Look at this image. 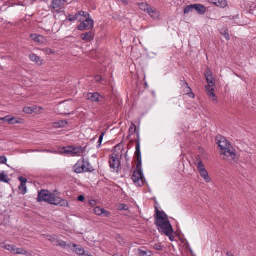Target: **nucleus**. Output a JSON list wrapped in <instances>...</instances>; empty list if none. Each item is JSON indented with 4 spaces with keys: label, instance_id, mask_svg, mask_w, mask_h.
<instances>
[{
    "label": "nucleus",
    "instance_id": "obj_1",
    "mask_svg": "<svg viewBox=\"0 0 256 256\" xmlns=\"http://www.w3.org/2000/svg\"><path fill=\"white\" fill-rule=\"evenodd\" d=\"M155 224L158 227V230L161 233H164L168 237L170 240L174 242V237L172 236L174 230L167 215L163 211H160L156 207Z\"/></svg>",
    "mask_w": 256,
    "mask_h": 256
},
{
    "label": "nucleus",
    "instance_id": "obj_2",
    "mask_svg": "<svg viewBox=\"0 0 256 256\" xmlns=\"http://www.w3.org/2000/svg\"><path fill=\"white\" fill-rule=\"evenodd\" d=\"M38 202H44L49 204L60 206H68V202L67 200L61 199L56 196L55 194H52L48 190H42L38 192Z\"/></svg>",
    "mask_w": 256,
    "mask_h": 256
},
{
    "label": "nucleus",
    "instance_id": "obj_3",
    "mask_svg": "<svg viewBox=\"0 0 256 256\" xmlns=\"http://www.w3.org/2000/svg\"><path fill=\"white\" fill-rule=\"evenodd\" d=\"M217 144L220 148V154L230 160H234L236 154L235 150L232 144L222 136H217Z\"/></svg>",
    "mask_w": 256,
    "mask_h": 256
},
{
    "label": "nucleus",
    "instance_id": "obj_4",
    "mask_svg": "<svg viewBox=\"0 0 256 256\" xmlns=\"http://www.w3.org/2000/svg\"><path fill=\"white\" fill-rule=\"evenodd\" d=\"M86 147L70 146L64 147V153L72 156H80L82 154L86 152Z\"/></svg>",
    "mask_w": 256,
    "mask_h": 256
},
{
    "label": "nucleus",
    "instance_id": "obj_5",
    "mask_svg": "<svg viewBox=\"0 0 256 256\" xmlns=\"http://www.w3.org/2000/svg\"><path fill=\"white\" fill-rule=\"evenodd\" d=\"M66 2L67 0H52L50 5L52 13L54 14L63 13L64 12L63 5Z\"/></svg>",
    "mask_w": 256,
    "mask_h": 256
},
{
    "label": "nucleus",
    "instance_id": "obj_6",
    "mask_svg": "<svg viewBox=\"0 0 256 256\" xmlns=\"http://www.w3.org/2000/svg\"><path fill=\"white\" fill-rule=\"evenodd\" d=\"M94 21L90 16L80 22V24L78 26V29L80 31L90 30L94 27Z\"/></svg>",
    "mask_w": 256,
    "mask_h": 256
},
{
    "label": "nucleus",
    "instance_id": "obj_7",
    "mask_svg": "<svg viewBox=\"0 0 256 256\" xmlns=\"http://www.w3.org/2000/svg\"><path fill=\"white\" fill-rule=\"evenodd\" d=\"M142 170H134L132 176V180L136 186H142L144 184Z\"/></svg>",
    "mask_w": 256,
    "mask_h": 256
},
{
    "label": "nucleus",
    "instance_id": "obj_8",
    "mask_svg": "<svg viewBox=\"0 0 256 256\" xmlns=\"http://www.w3.org/2000/svg\"><path fill=\"white\" fill-rule=\"evenodd\" d=\"M139 8L142 11L148 13L153 18H156L158 16V13L154 10L152 8L146 3L142 2L139 4Z\"/></svg>",
    "mask_w": 256,
    "mask_h": 256
},
{
    "label": "nucleus",
    "instance_id": "obj_9",
    "mask_svg": "<svg viewBox=\"0 0 256 256\" xmlns=\"http://www.w3.org/2000/svg\"><path fill=\"white\" fill-rule=\"evenodd\" d=\"M110 166L112 172H118L120 166V162L116 156L112 155L110 156L109 161Z\"/></svg>",
    "mask_w": 256,
    "mask_h": 256
},
{
    "label": "nucleus",
    "instance_id": "obj_10",
    "mask_svg": "<svg viewBox=\"0 0 256 256\" xmlns=\"http://www.w3.org/2000/svg\"><path fill=\"white\" fill-rule=\"evenodd\" d=\"M73 171L76 174H81L86 172L85 165L84 164V160L81 159L74 165Z\"/></svg>",
    "mask_w": 256,
    "mask_h": 256
},
{
    "label": "nucleus",
    "instance_id": "obj_11",
    "mask_svg": "<svg viewBox=\"0 0 256 256\" xmlns=\"http://www.w3.org/2000/svg\"><path fill=\"white\" fill-rule=\"evenodd\" d=\"M214 84H208L206 86V90L208 95L214 102H217V98L216 94H214Z\"/></svg>",
    "mask_w": 256,
    "mask_h": 256
},
{
    "label": "nucleus",
    "instance_id": "obj_12",
    "mask_svg": "<svg viewBox=\"0 0 256 256\" xmlns=\"http://www.w3.org/2000/svg\"><path fill=\"white\" fill-rule=\"evenodd\" d=\"M18 179L20 182V184L18 186V189L21 191L22 194H24L27 192L26 183L28 180L26 178L22 176L19 177Z\"/></svg>",
    "mask_w": 256,
    "mask_h": 256
},
{
    "label": "nucleus",
    "instance_id": "obj_13",
    "mask_svg": "<svg viewBox=\"0 0 256 256\" xmlns=\"http://www.w3.org/2000/svg\"><path fill=\"white\" fill-rule=\"evenodd\" d=\"M100 96L98 92H88L86 94V98L92 102H98L100 100Z\"/></svg>",
    "mask_w": 256,
    "mask_h": 256
},
{
    "label": "nucleus",
    "instance_id": "obj_14",
    "mask_svg": "<svg viewBox=\"0 0 256 256\" xmlns=\"http://www.w3.org/2000/svg\"><path fill=\"white\" fill-rule=\"evenodd\" d=\"M137 134V140H136V148L135 156L136 159L142 158V155L140 149V133L138 132H136Z\"/></svg>",
    "mask_w": 256,
    "mask_h": 256
},
{
    "label": "nucleus",
    "instance_id": "obj_15",
    "mask_svg": "<svg viewBox=\"0 0 256 256\" xmlns=\"http://www.w3.org/2000/svg\"><path fill=\"white\" fill-rule=\"evenodd\" d=\"M29 57L32 62H35L39 66H42L44 64V60L36 54H32L30 55Z\"/></svg>",
    "mask_w": 256,
    "mask_h": 256
},
{
    "label": "nucleus",
    "instance_id": "obj_16",
    "mask_svg": "<svg viewBox=\"0 0 256 256\" xmlns=\"http://www.w3.org/2000/svg\"><path fill=\"white\" fill-rule=\"evenodd\" d=\"M94 34L91 31L86 33L82 34L80 35V38L83 40L90 42L94 40Z\"/></svg>",
    "mask_w": 256,
    "mask_h": 256
},
{
    "label": "nucleus",
    "instance_id": "obj_17",
    "mask_svg": "<svg viewBox=\"0 0 256 256\" xmlns=\"http://www.w3.org/2000/svg\"><path fill=\"white\" fill-rule=\"evenodd\" d=\"M216 6L224 8L226 6L228 3L226 0H208Z\"/></svg>",
    "mask_w": 256,
    "mask_h": 256
},
{
    "label": "nucleus",
    "instance_id": "obj_18",
    "mask_svg": "<svg viewBox=\"0 0 256 256\" xmlns=\"http://www.w3.org/2000/svg\"><path fill=\"white\" fill-rule=\"evenodd\" d=\"M72 250L76 253L78 255L82 256L85 253L84 250L80 246L73 244L72 245Z\"/></svg>",
    "mask_w": 256,
    "mask_h": 256
},
{
    "label": "nucleus",
    "instance_id": "obj_19",
    "mask_svg": "<svg viewBox=\"0 0 256 256\" xmlns=\"http://www.w3.org/2000/svg\"><path fill=\"white\" fill-rule=\"evenodd\" d=\"M222 18L224 19L226 22H230L232 24H238V15L236 16L222 17Z\"/></svg>",
    "mask_w": 256,
    "mask_h": 256
},
{
    "label": "nucleus",
    "instance_id": "obj_20",
    "mask_svg": "<svg viewBox=\"0 0 256 256\" xmlns=\"http://www.w3.org/2000/svg\"><path fill=\"white\" fill-rule=\"evenodd\" d=\"M194 10L200 14H204L206 11V8L201 4H194Z\"/></svg>",
    "mask_w": 256,
    "mask_h": 256
},
{
    "label": "nucleus",
    "instance_id": "obj_21",
    "mask_svg": "<svg viewBox=\"0 0 256 256\" xmlns=\"http://www.w3.org/2000/svg\"><path fill=\"white\" fill-rule=\"evenodd\" d=\"M68 124V122L66 120H61L52 123V126L56 128H65Z\"/></svg>",
    "mask_w": 256,
    "mask_h": 256
},
{
    "label": "nucleus",
    "instance_id": "obj_22",
    "mask_svg": "<svg viewBox=\"0 0 256 256\" xmlns=\"http://www.w3.org/2000/svg\"><path fill=\"white\" fill-rule=\"evenodd\" d=\"M14 254H24L26 256H32L30 252L26 250L23 248H18L16 246Z\"/></svg>",
    "mask_w": 256,
    "mask_h": 256
},
{
    "label": "nucleus",
    "instance_id": "obj_23",
    "mask_svg": "<svg viewBox=\"0 0 256 256\" xmlns=\"http://www.w3.org/2000/svg\"><path fill=\"white\" fill-rule=\"evenodd\" d=\"M1 247L4 250H8L12 254H14V252H15L16 246L13 244H6L4 243L2 244Z\"/></svg>",
    "mask_w": 256,
    "mask_h": 256
},
{
    "label": "nucleus",
    "instance_id": "obj_24",
    "mask_svg": "<svg viewBox=\"0 0 256 256\" xmlns=\"http://www.w3.org/2000/svg\"><path fill=\"white\" fill-rule=\"evenodd\" d=\"M32 40L36 42L42 44L44 42V38L40 35L32 34L30 36Z\"/></svg>",
    "mask_w": 256,
    "mask_h": 256
},
{
    "label": "nucleus",
    "instance_id": "obj_25",
    "mask_svg": "<svg viewBox=\"0 0 256 256\" xmlns=\"http://www.w3.org/2000/svg\"><path fill=\"white\" fill-rule=\"evenodd\" d=\"M84 160V164L85 165V169L86 172H92L94 170V168L90 165L89 160Z\"/></svg>",
    "mask_w": 256,
    "mask_h": 256
},
{
    "label": "nucleus",
    "instance_id": "obj_26",
    "mask_svg": "<svg viewBox=\"0 0 256 256\" xmlns=\"http://www.w3.org/2000/svg\"><path fill=\"white\" fill-rule=\"evenodd\" d=\"M206 78V80L208 82V84H214V78L212 77V74L210 70L206 72L205 75Z\"/></svg>",
    "mask_w": 256,
    "mask_h": 256
},
{
    "label": "nucleus",
    "instance_id": "obj_27",
    "mask_svg": "<svg viewBox=\"0 0 256 256\" xmlns=\"http://www.w3.org/2000/svg\"><path fill=\"white\" fill-rule=\"evenodd\" d=\"M201 176L207 182H210L211 179L208 176V174L206 170H201L199 172Z\"/></svg>",
    "mask_w": 256,
    "mask_h": 256
},
{
    "label": "nucleus",
    "instance_id": "obj_28",
    "mask_svg": "<svg viewBox=\"0 0 256 256\" xmlns=\"http://www.w3.org/2000/svg\"><path fill=\"white\" fill-rule=\"evenodd\" d=\"M56 244V246H60L64 248H70L72 247V243L68 244L66 242L61 240H59Z\"/></svg>",
    "mask_w": 256,
    "mask_h": 256
},
{
    "label": "nucleus",
    "instance_id": "obj_29",
    "mask_svg": "<svg viewBox=\"0 0 256 256\" xmlns=\"http://www.w3.org/2000/svg\"><path fill=\"white\" fill-rule=\"evenodd\" d=\"M195 164L198 168L199 172H200L201 170H206L202 161L199 158H196Z\"/></svg>",
    "mask_w": 256,
    "mask_h": 256
},
{
    "label": "nucleus",
    "instance_id": "obj_30",
    "mask_svg": "<svg viewBox=\"0 0 256 256\" xmlns=\"http://www.w3.org/2000/svg\"><path fill=\"white\" fill-rule=\"evenodd\" d=\"M10 181L8 175L4 174V172H0V182L8 183Z\"/></svg>",
    "mask_w": 256,
    "mask_h": 256
},
{
    "label": "nucleus",
    "instance_id": "obj_31",
    "mask_svg": "<svg viewBox=\"0 0 256 256\" xmlns=\"http://www.w3.org/2000/svg\"><path fill=\"white\" fill-rule=\"evenodd\" d=\"M46 239L51 242L54 246H56V244L58 243V242L59 240L57 238V236L56 235L48 236H47Z\"/></svg>",
    "mask_w": 256,
    "mask_h": 256
},
{
    "label": "nucleus",
    "instance_id": "obj_32",
    "mask_svg": "<svg viewBox=\"0 0 256 256\" xmlns=\"http://www.w3.org/2000/svg\"><path fill=\"white\" fill-rule=\"evenodd\" d=\"M84 14L85 13H84L82 10L78 11L74 16L70 15L68 16V20L70 22H74L78 18V14Z\"/></svg>",
    "mask_w": 256,
    "mask_h": 256
},
{
    "label": "nucleus",
    "instance_id": "obj_33",
    "mask_svg": "<svg viewBox=\"0 0 256 256\" xmlns=\"http://www.w3.org/2000/svg\"><path fill=\"white\" fill-rule=\"evenodd\" d=\"M129 136H128V138L132 134H134V133L136 132V125L132 123V126H130L128 130Z\"/></svg>",
    "mask_w": 256,
    "mask_h": 256
},
{
    "label": "nucleus",
    "instance_id": "obj_34",
    "mask_svg": "<svg viewBox=\"0 0 256 256\" xmlns=\"http://www.w3.org/2000/svg\"><path fill=\"white\" fill-rule=\"evenodd\" d=\"M83 12L85 13V14H78V18L76 20L81 22L84 20L86 17L90 16V14L88 12L83 11Z\"/></svg>",
    "mask_w": 256,
    "mask_h": 256
},
{
    "label": "nucleus",
    "instance_id": "obj_35",
    "mask_svg": "<svg viewBox=\"0 0 256 256\" xmlns=\"http://www.w3.org/2000/svg\"><path fill=\"white\" fill-rule=\"evenodd\" d=\"M194 9V4L186 6L184 9V14H187Z\"/></svg>",
    "mask_w": 256,
    "mask_h": 256
},
{
    "label": "nucleus",
    "instance_id": "obj_36",
    "mask_svg": "<svg viewBox=\"0 0 256 256\" xmlns=\"http://www.w3.org/2000/svg\"><path fill=\"white\" fill-rule=\"evenodd\" d=\"M94 213L98 216H102V213H104V208H102L100 207H96L94 209Z\"/></svg>",
    "mask_w": 256,
    "mask_h": 256
},
{
    "label": "nucleus",
    "instance_id": "obj_37",
    "mask_svg": "<svg viewBox=\"0 0 256 256\" xmlns=\"http://www.w3.org/2000/svg\"><path fill=\"white\" fill-rule=\"evenodd\" d=\"M10 116H4V118H0V120L2 121H4V122H7L9 124H10V122H12L13 118H10Z\"/></svg>",
    "mask_w": 256,
    "mask_h": 256
},
{
    "label": "nucleus",
    "instance_id": "obj_38",
    "mask_svg": "<svg viewBox=\"0 0 256 256\" xmlns=\"http://www.w3.org/2000/svg\"><path fill=\"white\" fill-rule=\"evenodd\" d=\"M138 254L140 255V256H150L151 254H150V255H148V252L146 251H144V250H141L140 249H138ZM149 253H150V254H152V252L149 251L148 252Z\"/></svg>",
    "mask_w": 256,
    "mask_h": 256
},
{
    "label": "nucleus",
    "instance_id": "obj_39",
    "mask_svg": "<svg viewBox=\"0 0 256 256\" xmlns=\"http://www.w3.org/2000/svg\"><path fill=\"white\" fill-rule=\"evenodd\" d=\"M220 34L224 36L225 38L228 40H230V35L228 33V30H225L224 32H220Z\"/></svg>",
    "mask_w": 256,
    "mask_h": 256
},
{
    "label": "nucleus",
    "instance_id": "obj_40",
    "mask_svg": "<svg viewBox=\"0 0 256 256\" xmlns=\"http://www.w3.org/2000/svg\"><path fill=\"white\" fill-rule=\"evenodd\" d=\"M182 82V86L184 88V91L186 92V90H188L187 88H190L188 84V82L185 80H181Z\"/></svg>",
    "mask_w": 256,
    "mask_h": 256
},
{
    "label": "nucleus",
    "instance_id": "obj_41",
    "mask_svg": "<svg viewBox=\"0 0 256 256\" xmlns=\"http://www.w3.org/2000/svg\"><path fill=\"white\" fill-rule=\"evenodd\" d=\"M188 90H186V93L187 95H188L190 97L192 98H194L195 96L194 94L192 92L191 88H187Z\"/></svg>",
    "mask_w": 256,
    "mask_h": 256
},
{
    "label": "nucleus",
    "instance_id": "obj_42",
    "mask_svg": "<svg viewBox=\"0 0 256 256\" xmlns=\"http://www.w3.org/2000/svg\"><path fill=\"white\" fill-rule=\"evenodd\" d=\"M138 163L136 164V170H142V158L137 159Z\"/></svg>",
    "mask_w": 256,
    "mask_h": 256
},
{
    "label": "nucleus",
    "instance_id": "obj_43",
    "mask_svg": "<svg viewBox=\"0 0 256 256\" xmlns=\"http://www.w3.org/2000/svg\"><path fill=\"white\" fill-rule=\"evenodd\" d=\"M104 134H105L104 132H102L101 134L100 135V136L99 137L98 141V146H97L98 148H99L100 147V146H101Z\"/></svg>",
    "mask_w": 256,
    "mask_h": 256
},
{
    "label": "nucleus",
    "instance_id": "obj_44",
    "mask_svg": "<svg viewBox=\"0 0 256 256\" xmlns=\"http://www.w3.org/2000/svg\"><path fill=\"white\" fill-rule=\"evenodd\" d=\"M42 50L46 54H50L54 53L52 50L49 48H44Z\"/></svg>",
    "mask_w": 256,
    "mask_h": 256
},
{
    "label": "nucleus",
    "instance_id": "obj_45",
    "mask_svg": "<svg viewBox=\"0 0 256 256\" xmlns=\"http://www.w3.org/2000/svg\"><path fill=\"white\" fill-rule=\"evenodd\" d=\"M7 162V158L4 156H0V164H5Z\"/></svg>",
    "mask_w": 256,
    "mask_h": 256
},
{
    "label": "nucleus",
    "instance_id": "obj_46",
    "mask_svg": "<svg viewBox=\"0 0 256 256\" xmlns=\"http://www.w3.org/2000/svg\"><path fill=\"white\" fill-rule=\"evenodd\" d=\"M118 209L120 210H127L128 208H127V206L124 204H120L118 206Z\"/></svg>",
    "mask_w": 256,
    "mask_h": 256
},
{
    "label": "nucleus",
    "instance_id": "obj_47",
    "mask_svg": "<svg viewBox=\"0 0 256 256\" xmlns=\"http://www.w3.org/2000/svg\"><path fill=\"white\" fill-rule=\"evenodd\" d=\"M10 118H13L12 122H10V124H20L21 123L19 121V120H18L16 119L14 117Z\"/></svg>",
    "mask_w": 256,
    "mask_h": 256
},
{
    "label": "nucleus",
    "instance_id": "obj_48",
    "mask_svg": "<svg viewBox=\"0 0 256 256\" xmlns=\"http://www.w3.org/2000/svg\"><path fill=\"white\" fill-rule=\"evenodd\" d=\"M102 214H104V216L108 218L110 216V212L104 209V213H102Z\"/></svg>",
    "mask_w": 256,
    "mask_h": 256
},
{
    "label": "nucleus",
    "instance_id": "obj_49",
    "mask_svg": "<svg viewBox=\"0 0 256 256\" xmlns=\"http://www.w3.org/2000/svg\"><path fill=\"white\" fill-rule=\"evenodd\" d=\"M154 248L157 250H160L162 249V246L160 244H156L154 246Z\"/></svg>",
    "mask_w": 256,
    "mask_h": 256
},
{
    "label": "nucleus",
    "instance_id": "obj_50",
    "mask_svg": "<svg viewBox=\"0 0 256 256\" xmlns=\"http://www.w3.org/2000/svg\"><path fill=\"white\" fill-rule=\"evenodd\" d=\"M95 80L97 82H100L103 80V78L100 76L97 75L95 76Z\"/></svg>",
    "mask_w": 256,
    "mask_h": 256
},
{
    "label": "nucleus",
    "instance_id": "obj_51",
    "mask_svg": "<svg viewBox=\"0 0 256 256\" xmlns=\"http://www.w3.org/2000/svg\"><path fill=\"white\" fill-rule=\"evenodd\" d=\"M78 200L83 202L84 200V196L82 195H80L78 197Z\"/></svg>",
    "mask_w": 256,
    "mask_h": 256
},
{
    "label": "nucleus",
    "instance_id": "obj_52",
    "mask_svg": "<svg viewBox=\"0 0 256 256\" xmlns=\"http://www.w3.org/2000/svg\"><path fill=\"white\" fill-rule=\"evenodd\" d=\"M226 256H234L230 252H226Z\"/></svg>",
    "mask_w": 256,
    "mask_h": 256
},
{
    "label": "nucleus",
    "instance_id": "obj_53",
    "mask_svg": "<svg viewBox=\"0 0 256 256\" xmlns=\"http://www.w3.org/2000/svg\"><path fill=\"white\" fill-rule=\"evenodd\" d=\"M127 166H128V168H129L130 166V164L129 163L128 164V163L127 164Z\"/></svg>",
    "mask_w": 256,
    "mask_h": 256
},
{
    "label": "nucleus",
    "instance_id": "obj_54",
    "mask_svg": "<svg viewBox=\"0 0 256 256\" xmlns=\"http://www.w3.org/2000/svg\"><path fill=\"white\" fill-rule=\"evenodd\" d=\"M126 161H128V159L127 158L126 155Z\"/></svg>",
    "mask_w": 256,
    "mask_h": 256
},
{
    "label": "nucleus",
    "instance_id": "obj_55",
    "mask_svg": "<svg viewBox=\"0 0 256 256\" xmlns=\"http://www.w3.org/2000/svg\"><path fill=\"white\" fill-rule=\"evenodd\" d=\"M46 152H50V150H46Z\"/></svg>",
    "mask_w": 256,
    "mask_h": 256
},
{
    "label": "nucleus",
    "instance_id": "obj_56",
    "mask_svg": "<svg viewBox=\"0 0 256 256\" xmlns=\"http://www.w3.org/2000/svg\"><path fill=\"white\" fill-rule=\"evenodd\" d=\"M116 256V255H115V256Z\"/></svg>",
    "mask_w": 256,
    "mask_h": 256
}]
</instances>
